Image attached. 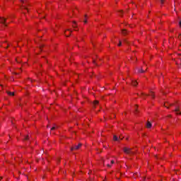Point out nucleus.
I'll return each mask as SVG.
<instances>
[{"instance_id":"nucleus-18","label":"nucleus","mask_w":181,"mask_h":181,"mask_svg":"<svg viewBox=\"0 0 181 181\" xmlns=\"http://www.w3.org/2000/svg\"><path fill=\"white\" fill-rule=\"evenodd\" d=\"M139 73H145V70H144V69H141L139 70Z\"/></svg>"},{"instance_id":"nucleus-4","label":"nucleus","mask_w":181,"mask_h":181,"mask_svg":"<svg viewBox=\"0 0 181 181\" xmlns=\"http://www.w3.org/2000/svg\"><path fill=\"white\" fill-rule=\"evenodd\" d=\"M147 95H150L151 98H155V94H153V92H150L148 95H146L145 93H141L142 98H145V97H147Z\"/></svg>"},{"instance_id":"nucleus-15","label":"nucleus","mask_w":181,"mask_h":181,"mask_svg":"<svg viewBox=\"0 0 181 181\" xmlns=\"http://www.w3.org/2000/svg\"><path fill=\"white\" fill-rule=\"evenodd\" d=\"M98 100H95L94 102H93V105L95 107V105H98Z\"/></svg>"},{"instance_id":"nucleus-33","label":"nucleus","mask_w":181,"mask_h":181,"mask_svg":"<svg viewBox=\"0 0 181 181\" xmlns=\"http://www.w3.org/2000/svg\"><path fill=\"white\" fill-rule=\"evenodd\" d=\"M180 26H181V21H180Z\"/></svg>"},{"instance_id":"nucleus-21","label":"nucleus","mask_w":181,"mask_h":181,"mask_svg":"<svg viewBox=\"0 0 181 181\" xmlns=\"http://www.w3.org/2000/svg\"><path fill=\"white\" fill-rule=\"evenodd\" d=\"M29 139V136H27L24 138V141H28Z\"/></svg>"},{"instance_id":"nucleus-32","label":"nucleus","mask_w":181,"mask_h":181,"mask_svg":"<svg viewBox=\"0 0 181 181\" xmlns=\"http://www.w3.org/2000/svg\"><path fill=\"white\" fill-rule=\"evenodd\" d=\"M0 180H2V177H0Z\"/></svg>"},{"instance_id":"nucleus-30","label":"nucleus","mask_w":181,"mask_h":181,"mask_svg":"<svg viewBox=\"0 0 181 181\" xmlns=\"http://www.w3.org/2000/svg\"><path fill=\"white\" fill-rule=\"evenodd\" d=\"M9 47V45H8V46L6 47V49H8Z\"/></svg>"},{"instance_id":"nucleus-14","label":"nucleus","mask_w":181,"mask_h":181,"mask_svg":"<svg viewBox=\"0 0 181 181\" xmlns=\"http://www.w3.org/2000/svg\"><path fill=\"white\" fill-rule=\"evenodd\" d=\"M57 128H59V127L54 126L53 127H52L51 131H54L55 129H57Z\"/></svg>"},{"instance_id":"nucleus-12","label":"nucleus","mask_w":181,"mask_h":181,"mask_svg":"<svg viewBox=\"0 0 181 181\" xmlns=\"http://www.w3.org/2000/svg\"><path fill=\"white\" fill-rule=\"evenodd\" d=\"M122 35H124V36L127 35V30H122Z\"/></svg>"},{"instance_id":"nucleus-19","label":"nucleus","mask_w":181,"mask_h":181,"mask_svg":"<svg viewBox=\"0 0 181 181\" xmlns=\"http://www.w3.org/2000/svg\"><path fill=\"white\" fill-rule=\"evenodd\" d=\"M16 60V62H17L18 63H21V62H22V60H21L20 58H17Z\"/></svg>"},{"instance_id":"nucleus-3","label":"nucleus","mask_w":181,"mask_h":181,"mask_svg":"<svg viewBox=\"0 0 181 181\" xmlns=\"http://www.w3.org/2000/svg\"><path fill=\"white\" fill-rule=\"evenodd\" d=\"M0 23L3 25L5 28L8 26V21H6V18L1 17L0 18Z\"/></svg>"},{"instance_id":"nucleus-31","label":"nucleus","mask_w":181,"mask_h":181,"mask_svg":"<svg viewBox=\"0 0 181 181\" xmlns=\"http://www.w3.org/2000/svg\"><path fill=\"white\" fill-rule=\"evenodd\" d=\"M120 139H122V137H121V136L119 137Z\"/></svg>"},{"instance_id":"nucleus-20","label":"nucleus","mask_w":181,"mask_h":181,"mask_svg":"<svg viewBox=\"0 0 181 181\" xmlns=\"http://www.w3.org/2000/svg\"><path fill=\"white\" fill-rule=\"evenodd\" d=\"M83 23H87V16L86 15L85 16V19L83 21Z\"/></svg>"},{"instance_id":"nucleus-22","label":"nucleus","mask_w":181,"mask_h":181,"mask_svg":"<svg viewBox=\"0 0 181 181\" xmlns=\"http://www.w3.org/2000/svg\"><path fill=\"white\" fill-rule=\"evenodd\" d=\"M161 5H163L165 0H160Z\"/></svg>"},{"instance_id":"nucleus-26","label":"nucleus","mask_w":181,"mask_h":181,"mask_svg":"<svg viewBox=\"0 0 181 181\" xmlns=\"http://www.w3.org/2000/svg\"><path fill=\"white\" fill-rule=\"evenodd\" d=\"M124 43H127L128 45V41L127 40H124Z\"/></svg>"},{"instance_id":"nucleus-10","label":"nucleus","mask_w":181,"mask_h":181,"mask_svg":"<svg viewBox=\"0 0 181 181\" xmlns=\"http://www.w3.org/2000/svg\"><path fill=\"white\" fill-rule=\"evenodd\" d=\"M169 105H173L168 102L164 103V107H165V108H169Z\"/></svg>"},{"instance_id":"nucleus-29","label":"nucleus","mask_w":181,"mask_h":181,"mask_svg":"<svg viewBox=\"0 0 181 181\" xmlns=\"http://www.w3.org/2000/svg\"><path fill=\"white\" fill-rule=\"evenodd\" d=\"M97 62V61L96 60H93V63H94V64H95V63Z\"/></svg>"},{"instance_id":"nucleus-16","label":"nucleus","mask_w":181,"mask_h":181,"mask_svg":"<svg viewBox=\"0 0 181 181\" xmlns=\"http://www.w3.org/2000/svg\"><path fill=\"white\" fill-rule=\"evenodd\" d=\"M113 141H118V136H117L116 135H115L113 136Z\"/></svg>"},{"instance_id":"nucleus-2","label":"nucleus","mask_w":181,"mask_h":181,"mask_svg":"<svg viewBox=\"0 0 181 181\" xmlns=\"http://www.w3.org/2000/svg\"><path fill=\"white\" fill-rule=\"evenodd\" d=\"M123 151L124 153H127V155H134V151H132V149L128 148V147H124L123 148Z\"/></svg>"},{"instance_id":"nucleus-9","label":"nucleus","mask_w":181,"mask_h":181,"mask_svg":"<svg viewBox=\"0 0 181 181\" xmlns=\"http://www.w3.org/2000/svg\"><path fill=\"white\" fill-rule=\"evenodd\" d=\"M6 93H7L8 95H10L11 97H13V95H15V93H13V92L7 91Z\"/></svg>"},{"instance_id":"nucleus-17","label":"nucleus","mask_w":181,"mask_h":181,"mask_svg":"<svg viewBox=\"0 0 181 181\" xmlns=\"http://www.w3.org/2000/svg\"><path fill=\"white\" fill-rule=\"evenodd\" d=\"M73 28H75L74 30H77V29H76V28H77V25L76 24V22L74 23Z\"/></svg>"},{"instance_id":"nucleus-5","label":"nucleus","mask_w":181,"mask_h":181,"mask_svg":"<svg viewBox=\"0 0 181 181\" xmlns=\"http://www.w3.org/2000/svg\"><path fill=\"white\" fill-rule=\"evenodd\" d=\"M81 148V144H78L77 146H75L71 148V151H76L77 149H80Z\"/></svg>"},{"instance_id":"nucleus-28","label":"nucleus","mask_w":181,"mask_h":181,"mask_svg":"<svg viewBox=\"0 0 181 181\" xmlns=\"http://www.w3.org/2000/svg\"><path fill=\"white\" fill-rule=\"evenodd\" d=\"M178 38L181 40V35L178 36Z\"/></svg>"},{"instance_id":"nucleus-11","label":"nucleus","mask_w":181,"mask_h":181,"mask_svg":"<svg viewBox=\"0 0 181 181\" xmlns=\"http://www.w3.org/2000/svg\"><path fill=\"white\" fill-rule=\"evenodd\" d=\"M146 128H152V124H151L150 122H147Z\"/></svg>"},{"instance_id":"nucleus-25","label":"nucleus","mask_w":181,"mask_h":181,"mask_svg":"<svg viewBox=\"0 0 181 181\" xmlns=\"http://www.w3.org/2000/svg\"><path fill=\"white\" fill-rule=\"evenodd\" d=\"M122 12H123L122 10H121V11H119V13H120L119 15H120V16H122Z\"/></svg>"},{"instance_id":"nucleus-8","label":"nucleus","mask_w":181,"mask_h":181,"mask_svg":"<svg viewBox=\"0 0 181 181\" xmlns=\"http://www.w3.org/2000/svg\"><path fill=\"white\" fill-rule=\"evenodd\" d=\"M132 85L134 86V87H136L138 86V82L135 80H132Z\"/></svg>"},{"instance_id":"nucleus-6","label":"nucleus","mask_w":181,"mask_h":181,"mask_svg":"<svg viewBox=\"0 0 181 181\" xmlns=\"http://www.w3.org/2000/svg\"><path fill=\"white\" fill-rule=\"evenodd\" d=\"M71 33V31L70 30H66L64 32V35H65L67 37H69V36H70Z\"/></svg>"},{"instance_id":"nucleus-27","label":"nucleus","mask_w":181,"mask_h":181,"mask_svg":"<svg viewBox=\"0 0 181 181\" xmlns=\"http://www.w3.org/2000/svg\"><path fill=\"white\" fill-rule=\"evenodd\" d=\"M107 168H111V164H107Z\"/></svg>"},{"instance_id":"nucleus-36","label":"nucleus","mask_w":181,"mask_h":181,"mask_svg":"<svg viewBox=\"0 0 181 181\" xmlns=\"http://www.w3.org/2000/svg\"><path fill=\"white\" fill-rule=\"evenodd\" d=\"M40 50H42V48H39Z\"/></svg>"},{"instance_id":"nucleus-7","label":"nucleus","mask_w":181,"mask_h":181,"mask_svg":"<svg viewBox=\"0 0 181 181\" xmlns=\"http://www.w3.org/2000/svg\"><path fill=\"white\" fill-rule=\"evenodd\" d=\"M175 112L176 113L177 115H180V114H181L180 110L179 109V107L175 108Z\"/></svg>"},{"instance_id":"nucleus-35","label":"nucleus","mask_w":181,"mask_h":181,"mask_svg":"<svg viewBox=\"0 0 181 181\" xmlns=\"http://www.w3.org/2000/svg\"><path fill=\"white\" fill-rule=\"evenodd\" d=\"M40 18H45V16H43L42 17H40Z\"/></svg>"},{"instance_id":"nucleus-13","label":"nucleus","mask_w":181,"mask_h":181,"mask_svg":"<svg viewBox=\"0 0 181 181\" xmlns=\"http://www.w3.org/2000/svg\"><path fill=\"white\" fill-rule=\"evenodd\" d=\"M134 110H135V114H137L138 113V105H136L134 106Z\"/></svg>"},{"instance_id":"nucleus-1","label":"nucleus","mask_w":181,"mask_h":181,"mask_svg":"<svg viewBox=\"0 0 181 181\" xmlns=\"http://www.w3.org/2000/svg\"><path fill=\"white\" fill-rule=\"evenodd\" d=\"M22 2L23 5L21 7V9L23 11V13H25L26 12H29V9L28 8V5H29V1L28 0H20Z\"/></svg>"},{"instance_id":"nucleus-34","label":"nucleus","mask_w":181,"mask_h":181,"mask_svg":"<svg viewBox=\"0 0 181 181\" xmlns=\"http://www.w3.org/2000/svg\"><path fill=\"white\" fill-rule=\"evenodd\" d=\"M170 117H172L171 115H168V117L170 118Z\"/></svg>"},{"instance_id":"nucleus-23","label":"nucleus","mask_w":181,"mask_h":181,"mask_svg":"<svg viewBox=\"0 0 181 181\" xmlns=\"http://www.w3.org/2000/svg\"><path fill=\"white\" fill-rule=\"evenodd\" d=\"M122 42H121V41H119V44H118V46L119 47V46H122Z\"/></svg>"},{"instance_id":"nucleus-24","label":"nucleus","mask_w":181,"mask_h":181,"mask_svg":"<svg viewBox=\"0 0 181 181\" xmlns=\"http://www.w3.org/2000/svg\"><path fill=\"white\" fill-rule=\"evenodd\" d=\"M110 163H111V165H114V163H115L114 160H112L110 161Z\"/></svg>"}]
</instances>
